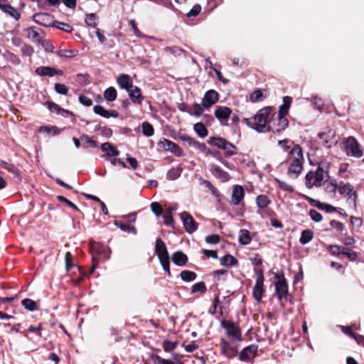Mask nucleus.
Listing matches in <instances>:
<instances>
[{"label":"nucleus","instance_id":"45","mask_svg":"<svg viewBox=\"0 0 364 364\" xmlns=\"http://www.w3.org/2000/svg\"><path fill=\"white\" fill-rule=\"evenodd\" d=\"M223 150L225 151V156L226 157H231L237 153V147L230 141Z\"/></svg>","mask_w":364,"mask_h":364},{"label":"nucleus","instance_id":"36","mask_svg":"<svg viewBox=\"0 0 364 364\" xmlns=\"http://www.w3.org/2000/svg\"><path fill=\"white\" fill-rule=\"evenodd\" d=\"M314 237V233L311 230H304L301 233V237L299 238V242L301 245H306Z\"/></svg>","mask_w":364,"mask_h":364},{"label":"nucleus","instance_id":"19","mask_svg":"<svg viewBox=\"0 0 364 364\" xmlns=\"http://www.w3.org/2000/svg\"><path fill=\"white\" fill-rule=\"evenodd\" d=\"M209 170L217 178L221 179L224 181H228L230 178V174L218 165L210 164L209 166Z\"/></svg>","mask_w":364,"mask_h":364},{"label":"nucleus","instance_id":"64","mask_svg":"<svg viewBox=\"0 0 364 364\" xmlns=\"http://www.w3.org/2000/svg\"><path fill=\"white\" fill-rule=\"evenodd\" d=\"M176 343L166 340L164 341L163 348L166 352H170L176 347Z\"/></svg>","mask_w":364,"mask_h":364},{"label":"nucleus","instance_id":"34","mask_svg":"<svg viewBox=\"0 0 364 364\" xmlns=\"http://www.w3.org/2000/svg\"><path fill=\"white\" fill-rule=\"evenodd\" d=\"M114 224L124 232L132 233L134 235H136L137 233L136 229L134 226L127 225L118 220H114Z\"/></svg>","mask_w":364,"mask_h":364},{"label":"nucleus","instance_id":"18","mask_svg":"<svg viewBox=\"0 0 364 364\" xmlns=\"http://www.w3.org/2000/svg\"><path fill=\"white\" fill-rule=\"evenodd\" d=\"M221 346L223 354L229 359L234 358L237 355V347L228 343L224 338L221 339Z\"/></svg>","mask_w":364,"mask_h":364},{"label":"nucleus","instance_id":"51","mask_svg":"<svg viewBox=\"0 0 364 364\" xmlns=\"http://www.w3.org/2000/svg\"><path fill=\"white\" fill-rule=\"evenodd\" d=\"M263 99V94L260 90H256L250 95V100L252 102H259Z\"/></svg>","mask_w":364,"mask_h":364},{"label":"nucleus","instance_id":"25","mask_svg":"<svg viewBox=\"0 0 364 364\" xmlns=\"http://www.w3.org/2000/svg\"><path fill=\"white\" fill-rule=\"evenodd\" d=\"M334 132L332 130H328L327 132H320L318 134V138L322 140L323 144L328 147L331 148L333 144L336 142L331 141V138L334 136Z\"/></svg>","mask_w":364,"mask_h":364},{"label":"nucleus","instance_id":"49","mask_svg":"<svg viewBox=\"0 0 364 364\" xmlns=\"http://www.w3.org/2000/svg\"><path fill=\"white\" fill-rule=\"evenodd\" d=\"M328 251L331 253V255L333 256H339L342 255V252L343 250V246L331 245L328 247Z\"/></svg>","mask_w":364,"mask_h":364},{"label":"nucleus","instance_id":"35","mask_svg":"<svg viewBox=\"0 0 364 364\" xmlns=\"http://www.w3.org/2000/svg\"><path fill=\"white\" fill-rule=\"evenodd\" d=\"M183 168L180 166L176 167V168H171L167 172V178L171 181L176 180L178 178L182 172H183Z\"/></svg>","mask_w":364,"mask_h":364},{"label":"nucleus","instance_id":"24","mask_svg":"<svg viewBox=\"0 0 364 364\" xmlns=\"http://www.w3.org/2000/svg\"><path fill=\"white\" fill-rule=\"evenodd\" d=\"M228 142L227 139L220 136H212L208 141L209 145L214 146L221 150L225 148Z\"/></svg>","mask_w":364,"mask_h":364},{"label":"nucleus","instance_id":"53","mask_svg":"<svg viewBox=\"0 0 364 364\" xmlns=\"http://www.w3.org/2000/svg\"><path fill=\"white\" fill-rule=\"evenodd\" d=\"M55 91L60 95H66L68 92V87L61 83H55L54 85Z\"/></svg>","mask_w":364,"mask_h":364},{"label":"nucleus","instance_id":"37","mask_svg":"<svg viewBox=\"0 0 364 364\" xmlns=\"http://www.w3.org/2000/svg\"><path fill=\"white\" fill-rule=\"evenodd\" d=\"M324 188L328 193L335 195L336 190L338 189V184L335 180L328 181L326 180L324 183Z\"/></svg>","mask_w":364,"mask_h":364},{"label":"nucleus","instance_id":"30","mask_svg":"<svg viewBox=\"0 0 364 364\" xmlns=\"http://www.w3.org/2000/svg\"><path fill=\"white\" fill-rule=\"evenodd\" d=\"M1 10L16 20H18L21 17L19 12L14 7H13L11 5L9 4L4 3V6L1 8Z\"/></svg>","mask_w":364,"mask_h":364},{"label":"nucleus","instance_id":"17","mask_svg":"<svg viewBox=\"0 0 364 364\" xmlns=\"http://www.w3.org/2000/svg\"><path fill=\"white\" fill-rule=\"evenodd\" d=\"M155 252L160 261L169 259L166 246L164 241L160 238H158L156 240Z\"/></svg>","mask_w":364,"mask_h":364},{"label":"nucleus","instance_id":"1","mask_svg":"<svg viewBox=\"0 0 364 364\" xmlns=\"http://www.w3.org/2000/svg\"><path fill=\"white\" fill-rule=\"evenodd\" d=\"M272 108L266 107L259 109L256 114L250 118H244L242 122L249 127L259 133H267L271 131V122H268Z\"/></svg>","mask_w":364,"mask_h":364},{"label":"nucleus","instance_id":"11","mask_svg":"<svg viewBox=\"0 0 364 364\" xmlns=\"http://www.w3.org/2000/svg\"><path fill=\"white\" fill-rule=\"evenodd\" d=\"M24 33L27 38L34 43H40L45 36V33L40 28L36 27H29L24 29Z\"/></svg>","mask_w":364,"mask_h":364},{"label":"nucleus","instance_id":"9","mask_svg":"<svg viewBox=\"0 0 364 364\" xmlns=\"http://www.w3.org/2000/svg\"><path fill=\"white\" fill-rule=\"evenodd\" d=\"M180 218L187 232L191 234L197 230L198 224L188 213L186 211L181 213Z\"/></svg>","mask_w":364,"mask_h":364},{"label":"nucleus","instance_id":"38","mask_svg":"<svg viewBox=\"0 0 364 364\" xmlns=\"http://www.w3.org/2000/svg\"><path fill=\"white\" fill-rule=\"evenodd\" d=\"M270 203L271 200L266 195H259L256 198V204L259 208L264 209Z\"/></svg>","mask_w":364,"mask_h":364},{"label":"nucleus","instance_id":"8","mask_svg":"<svg viewBox=\"0 0 364 364\" xmlns=\"http://www.w3.org/2000/svg\"><path fill=\"white\" fill-rule=\"evenodd\" d=\"M221 326L225 329L227 335L235 340H241V332L238 326L230 320L221 321Z\"/></svg>","mask_w":364,"mask_h":364},{"label":"nucleus","instance_id":"46","mask_svg":"<svg viewBox=\"0 0 364 364\" xmlns=\"http://www.w3.org/2000/svg\"><path fill=\"white\" fill-rule=\"evenodd\" d=\"M78 51L77 50H60L56 54L60 58H72L77 55Z\"/></svg>","mask_w":364,"mask_h":364},{"label":"nucleus","instance_id":"15","mask_svg":"<svg viewBox=\"0 0 364 364\" xmlns=\"http://www.w3.org/2000/svg\"><path fill=\"white\" fill-rule=\"evenodd\" d=\"M232 110L228 107H218L215 110V116L220 121V124L224 125L227 123L230 117Z\"/></svg>","mask_w":364,"mask_h":364},{"label":"nucleus","instance_id":"41","mask_svg":"<svg viewBox=\"0 0 364 364\" xmlns=\"http://www.w3.org/2000/svg\"><path fill=\"white\" fill-rule=\"evenodd\" d=\"M181 278L183 281L186 282H191L194 281L196 277L197 274L194 272L189 271V270H183L180 274Z\"/></svg>","mask_w":364,"mask_h":364},{"label":"nucleus","instance_id":"43","mask_svg":"<svg viewBox=\"0 0 364 364\" xmlns=\"http://www.w3.org/2000/svg\"><path fill=\"white\" fill-rule=\"evenodd\" d=\"M142 133L144 136L150 137L154 134L153 126L148 122H144L141 124Z\"/></svg>","mask_w":364,"mask_h":364},{"label":"nucleus","instance_id":"31","mask_svg":"<svg viewBox=\"0 0 364 364\" xmlns=\"http://www.w3.org/2000/svg\"><path fill=\"white\" fill-rule=\"evenodd\" d=\"M238 241L240 244L242 245H249L251 241L252 238L250 235V232L247 230L242 229L239 232V239Z\"/></svg>","mask_w":364,"mask_h":364},{"label":"nucleus","instance_id":"5","mask_svg":"<svg viewBox=\"0 0 364 364\" xmlns=\"http://www.w3.org/2000/svg\"><path fill=\"white\" fill-rule=\"evenodd\" d=\"M275 294L279 301L281 305H284V301L287 300L289 294L288 284L284 274H275Z\"/></svg>","mask_w":364,"mask_h":364},{"label":"nucleus","instance_id":"56","mask_svg":"<svg viewBox=\"0 0 364 364\" xmlns=\"http://www.w3.org/2000/svg\"><path fill=\"white\" fill-rule=\"evenodd\" d=\"M276 182L279 185V188L282 189L283 191H287L289 193L294 192V188L291 185H289L286 182L281 181L279 179L276 178Z\"/></svg>","mask_w":364,"mask_h":364},{"label":"nucleus","instance_id":"58","mask_svg":"<svg viewBox=\"0 0 364 364\" xmlns=\"http://www.w3.org/2000/svg\"><path fill=\"white\" fill-rule=\"evenodd\" d=\"M54 26L58 29L64 31L67 33H70L73 31L72 26L68 23L55 21L54 23Z\"/></svg>","mask_w":364,"mask_h":364},{"label":"nucleus","instance_id":"26","mask_svg":"<svg viewBox=\"0 0 364 364\" xmlns=\"http://www.w3.org/2000/svg\"><path fill=\"white\" fill-rule=\"evenodd\" d=\"M172 261L177 266H184L188 262V257L181 251L176 252L172 255Z\"/></svg>","mask_w":364,"mask_h":364},{"label":"nucleus","instance_id":"57","mask_svg":"<svg viewBox=\"0 0 364 364\" xmlns=\"http://www.w3.org/2000/svg\"><path fill=\"white\" fill-rule=\"evenodd\" d=\"M48 16H49L47 14H42V13H41V14H36L33 16V19H34L36 23H38L40 25H42L43 26H48V25L43 22V21H44L45 18H47Z\"/></svg>","mask_w":364,"mask_h":364},{"label":"nucleus","instance_id":"39","mask_svg":"<svg viewBox=\"0 0 364 364\" xmlns=\"http://www.w3.org/2000/svg\"><path fill=\"white\" fill-rule=\"evenodd\" d=\"M117 92L114 87H109L104 92V97L109 102H113L117 99Z\"/></svg>","mask_w":364,"mask_h":364},{"label":"nucleus","instance_id":"32","mask_svg":"<svg viewBox=\"0 0 364 364\" xmlns=\"http://www.w3.org/2000/svg\"><path fill=\"white\" fill-rule=\"evenodd\" d=\"M238 261L232 255L228 254L220 258V264L227 267L236 266Z\"/></svg>","mask_w":364,"mask_h":364},{"label":"nucleus","instance_id":"62","mask_svg":"<svg viewBox=\"0 0 364 364\" xmlns=\"http://www.w3.org/2000/svg\"><path fill=\"white\" fill-rule=\"evenodd\" d=\"M178 138L184 141V142H186L188 146H192L193 144L194 143L195 141V139L191 137L190 136H188V134H185V133H179L178 134Z\"/></svg>","mask_w":364,"mask_h":364},{"label":"nucleus","instance_id":"27","mask_svg":"<svg viewBox=\"0 0 364 364\" xmlns=\"http://www.w3.org/2000/svg\"><path fill=\"white\" fill-rule=\"evenodd\" d=\"M101 150L106 153L108 156H117L119 154V151L117 147L113 146L109 142H105L101 145Z\"/></svg>","mask_w":364,"mask_h":364},{"label":"nucleus","instance_id":"21","mask_svg":"<svg viewBox=\"0 0 364 364\" xmlns=\"http://www.w3.org/2000/svg\"><path fill=\"white\" fill-rule=\"evenodd\" d=\"M93 112L96 114L100 115L106 119H108L109 117L117 118L119 117V113L117 111H116L114 109H110V110L105 109L101 105H95L93 108Z\"/></svg>","mask_w":364,"mask_h":364},{"label":"nucleus","instance_id":"23","mask_svg":"<svg viewBox=\"0 0 364 364\" xmlns=\"http://www.w3.org/2000/svg\"><path fill=\"white\" fill-rule=\"evenodd\" d=\"M257 351V346L252 345L245 348L239 355V359L242 361L248 360L254 358Z\"/></svg>","mask_w":364,"mask_h":364},{"label":"nucleus","instance_id":"2","mask_svg":"<svg viewBox=\"0 0 364 364\" xmlns=\"http://www.w3.org/2000/svg\"><path fill=\"white\" fill-rule=\"evenodd\" d=\"M304 158L302 149L299 145H294L289 153L286 163L289 164L287 174L289 177L296 178L301 173Z\"/></svg>","mask_w":364,"mask_h":364},{"label":"nucleus","instance_id":"14","mask_svg":"<svg viewBox=\"0 0 364 364\" xmlns=\"http://www.w3.org/2000/svg\"><path fill=\"white\" fill-rule=\"evenodd\" d=\"M35 73L36 75L39 76H48L53 77L55 75H62L63 74V71L60 69H57L55 68H52L49 66H40L38 67Z\"/></svg>","mask_w":364,"mask_h":364},{"label":"nucleus","instance_id":"10","mask_svg":"<svg viewBox=\"0 0 364 364\" xmlns=\"http://www.w3.org/2000/svg\"><path fill=\"white\" fill-rule=\"evenodd\" d=\"M159 145L166 151H170L177 156H182L184 154L183 151L178 144L167 139H161L159 141Z\"/></svg>","mask_w":364,"mask_h":364},{"label":"nucleus","instance_id":"52","mask_svg":"<svg viewBox=\"0 0 364 364\" xmlns=\"http://www.w3.org/2000/svg\"><path fill=\"white\" fill-rule=\"evenodd\" d=\"M97 16L92 13L87 15L85 22L88 26L95 27L97 26Z\"/></svg>","mask_w":364,"mask_h":364},{"label":"nucleus","instance_id":"50","mask_svg":"<svg viewBox=\"0 0 364 364\" xmlns=\"http://www.w3.org/2000/svg\"><path fill=\"white\" fill-rule=\"evenodd\" d=\"M193 111L192 112V114H189L190 115H193L196 117H200L203 114L204 109H206L205 107H203V104L201 105L195 102L193 105Z\"/></svg>","mask_w":364,"mask_h":364},{"label":"nucleus","instance_id":"28","mask_svg":"<svg viewBox=\"0 0 364 364\" xmlns=\"http://www.w3.org/2000/svg\"><path fill=\"white\" fill-rule=\"evenodd\" d=\"M200 185L207 188L211 194L217 198L220 197V192L208 180L204 179L203 177H198Z\"/></svg>","mask_w":364,"mask_h":364},{"label":"nucleus","instance_id":"48","mask_svg":"<svg viewBox=\"0 0 364 364\" xmlns=\"http://www.w3.org/2000/svg\"><path fill=\"white\" fill-rule=\"evenodd\" d=\"M206 291L207 288L205 284L203 282H200L194 284L191 288V294H195L197 292L203 294L205 293Z\"/></svg>","mask_w":364,"mask_h":364},{"label":"nucleus","instance_id":"6","mask_svg":"<svg viewBox=\"0 0 364 364\" xmlns=\"http://www.w3.org/2000/svg\"><path fill=\"white\" fill-rule=\"evenodd\" d=\"M338 191L341 196H347L348 200H351L354 207H356L358 194L355 191H353V186L349 183L340 182Z\"/></svg>","mask_w":364,"mask_h":364},{"label":"nucleus","instance_id":"20","mask_svg":"<svg viewBox=\"0 0 364 364\" xmlns=\"http://www.w3.org/2000/svg\"><path fill=\"white\" fill-rule=\"evenodd\" d=\"M127 92L130 100L134 104H137L139 105L142 104L144 97L142 96L141 89L139 87L133 85L132 87L127 91Z\"/></svg>","mask_w":364,"mask_h":364},{"label":"nucleus","instance_id":"33","mask_svg":"<svg viewBox=\"0 0 364 364\" xmlns=\"http://www.w3.org/2000/svg\"><path fill=\"white\" fill-rule=\"evenodd\" d=\"M80 140L82 142V146L85 149L88 148L89 146L97 148L98 147V143L97 141L93 140L92 138H90L87 134H82L80 136Z\"/></svg>","mask_w":364,"mask_h":364},{"label":"nucleus","instance_id":"4","mask_svg":"<svg viewBox=\"0 0 364 364\" xmlns=\"http://www.w3.org/2000/svg\"><path fill=\"white\" fill-rule=\"evenodd\" d=\"M343 149L348 156L360 158L363 155L360 144L354 136L343 138L342 141Z\"/></svg>","mask_w":364,"mask_h":364},{"label":"nucleus","instance_id":"22","mask_svg":"<svg viewBox=\"0 0 364 364\" xmlns=\"http://www.w3.org/2000/svg\"><path fill=\"white\" fill-rule=\"evenodd\" d=\"M117 83L120 89L125 90L127 92L134 85L128 74H120L117 78Z\"/></svg>","mask_w":364,"mask_h":364},{"label":"nucleus","instance_id":"13","mask_svg":"<svg viewBox=\"0 0 364 364\" xmlns=\"http://www.w3.org/2000/svg\"><path fill=\"white\" fill-rule=\"evenodd\" d=\"M245 197V191L243 188L240 185H235L233 187L232 196H231V204L233 205H239L242 204V207L245 206L244 203H242Z\"/></svg>","mask_w":364,"mask_h":364},{"label":"nucleus","instance_id":"61","mask_svg":"<svg viewBox=\"0 0 364 364\" xmlns=\"http://www.w3.org/2000/svg\"><path fill=\"white\" fill-rule=\"evenodd\" d=\"M164 50L166 53H168L175 56L180 55L181 54V53L183 52V50L177 46H171V47L168 46L164 48Z\"/></svg>","mask_w":364,"mask_h":364},{"label":"nucleus","instance_id":"7","mask_svg":"<svg viewBox=\"0 0 364 364\" xmlns=\"http://www.w3.org/2000/svg\"><path fill=\"white\" fill-rule=\"evenodd\" d=\"M264 275L262 269L257 272V277L255 286L252 289V295L254 299L257 301L260 302L263 297L264 294Z\"/></svg>","mask_w":364,"mask_h":364},{"label":"nucleus","instance_id":"16","mask_svg":"<svg viewBox=\"0 0 364 364\" xmlns=\"http://www.w3.org/2000/svg\"><path fill=\"white\" fill-rule=\"evenodd\" d=\"M289 124L288 119L285 117V115H281L279 116L277 113V123L274 122L271 124L272 125V129L270 132H272L274 134H279L284 131Z\"/></svg>","mask_w":364,"mask_h":364},{"label":"nucleus","instance_id":"44","mask_svg":"<svg viewBox=\"0 0 364 364\" xmlns=\"http://www.w3.org/2000/svg\"><path fill=\"white\" fill-rule=\"evenodd\" d=\"M22 306L27 310L33 311L38 309L37 304L31 299H24L21 301Z\"/></svg>","mask_w":364,"mask_h":364},{"label":"nucleus","instance_id":"54","mask_svg":"<svg viewBox=\"0 0 364 364\" xmlns=\"http://www.w3.org/2000/svg\"><path fill=\"white\" fill-rule=\"evenodd\" d=\"M65 268L69 272L73 267H74L73 257L70 252H68L65 256Z\"/></svg>","mask_w":364,"mask_h":364},{"label":"nucleus","instance_id":"3","mask_svg":"<svg viewBox=\"0 0 364 364\" xmlns=\"http://www.w3.org/2000/svg\"><path fill=\"white\" fill-rule=\"evenodd\" d=\"M330 163L326 160L321 161L318 164L315 171H309L305 176V186L311 189L314 186L320 187L323 180L326 177H329Z\"/></svg>","mask_w":364,"mask_h":364},{"label":"nucleus","instance_id":"55","mask_svg":"<svg viewBox=\"0 0 364 364\" xmlns=\"http://www.w3.org/2000/svg\"><path fill=\"white\" fill-rule=\"evenodd\" d=\"M309 215L311 219L316 223H319L323 219L322 215L314 209H311L309 210Z\"/></svg>","mask_w":364,"mask_h":364},{"label":"nucleus","instance_id":"59","mask_svg":"<svg viewBox=\"0 0 364 364\" xmlns=\"http://www.w3.org/2000/svg\"><path fill=\"white\" fill-rule=\"evenodd\" d=\"M21 52L23 56H31L34 53V49L31 46L24 44L21 48Z\"/></svg>","mask_w":364,"mask_h":364},{"label":"nucleus","instance_id":"63","mask_svg":"<svg viewBox=\"0 0 364 364\" xmlns=\"http://www.w3.org/2000/svg\"><path fill=\"white\" fill-rule=\"evenodd\" d=\"M201 11V6L200 4H196L193 8L187 13L188 17H193L198 15Z\"/></svg>","mask_w":364,"mask_h":364},{"label":"nucleus","instance_id":"40","mask_svg":"<svg viewBox=\"0 0 364 364\" xmlns=\"http://www.w3.org/2000/svg\"><path fill=\"white\" fill-rule=\"evenodd\" d=\"M193 129L196 132V134L201 138H204L207 136L208 134V129L205 128L203 123L202 122H198L195 124Z\"/></svg>","mask_w":364,"mask_h":364},{"label":"nucleus","instance_id":"12","mask_svg":"<svg viewBox=\"0 0 364 364\" xmlns=\"http://www.w3.org/2000/svg\"><path fill=\"white\" fill-rule=\"evenodd\" d=\"M218 101V93L214 90H208L202 99L203 107L206 109H210L214 104Z\"/></svg>","mask_w":364,"mask_h":364},{"label":"nucleus","instance_id":"42","mask_svg":"<svg viewBox=\"0 0 364 364\" xmlns=\"http://www.w3.org/2000/svg\"><path fill=\"white\" fill-rule=\"evenodd\" d=\"M0 166L4 169H6L9 173H13L16 176H19L18 169L12 164H9L4 161H0Z\"/></svg>","mask_w":364,"mask_h":364},{"label":"nucleus","instance_id":"47","mask_svg":"<svg viewBox=\"0 0 364 364\" xmlns=\"http://www.w3.org/2000/svg\"><path fill=\"white\" fill-rule=\"evenodd\" d=\"M342 255H345L351 262H354L358 259V253L348 247H343Z\"/></svg>","mask_w":364,"mask_h":364},{"label":"nucleus","instance_id":"29","mask_svg":"<svg viewBox=\"0 0 364 364\" xmlns=\"http://www.w3.org/2000/svg\"><path fill=\"white\" fill-rule=\"evenodd\" d=\"M292 98L289 96H284L283 97V104L279 107L278 114L279 116L286 115L289 112L291 106Z\"/></svg>","mask_w":364,"mask_h":364},{"label":"nucleus","instance_id":"60","mask_svg":"<svg viewBox=\"0 0 364 364\" xmlns=\"http://www.w3.org/2000/svg\"><path fill=\"white\" fill-rule=\"evenodd\" d=\"M40 43L46 52L53 53L54 46L50 41L46 39H42Z\"/></svg>","mask_w":364,"mask_h":364}]
</instances>
